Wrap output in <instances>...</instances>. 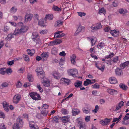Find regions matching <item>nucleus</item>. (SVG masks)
Here are the masks:
<instances>
[{
  "label": "nucleus",
  "mask_w": 129,
  "mask_h": 129,
  "mask_svg": "<svg viewBox=\"0 0 129 129\" xmlns=\"http://www.w3.org/2000/svg\"><path fill=\"white\" fill-rule=\"evenodd\" d=\"M23 124V123L22 120L20 118H18L16 120V123L14 124V126L20 128L22 126Z\"/></svg>",
  "instance_id": "nucleus-5"
},
{
  "label": "nucleus",
  "mask_w": 129,
  "mask_h": 129,
  "mask_svg": "<svg viewBox=\"0 0 129 129\" xmlns=\"http://www.w3.org/2000/svg\"><path fill=\"white\" fill-rule=\"evenodd\" d=\"M20 99L21 96L20 95L18 94L16 95L13 97V102L14 104H17L19 101Z\"/></svg>",
  "instance_id": "nucleus-7"
},
{
  "label": "nucleus",
  "mask_w": 129,
  "mask_h": 129,
  "mask_svg": "<svg viewBox=\"0 0 129 129\" xmlns=\"http://www.w3.org/2000/svg\"><path fill=\"white\" fill-rule=\"evenodd\" d=\"M61 112L62 114L64 115L67 114L69 113V111H68L64 108L61 109Z\"/></svg>",
  "instance_id": "nucleus-46"
},
{
  "label": "nucleus",
  "mask_w": 129,
  "mask_h": 129,
  "mask_svg": "<svg viewBox=\"0 0 129 129\" xmlns=\"http://www.w3.org/2000/svg\"><path fill=\"white\" fill-rule=\"evenodd\" d=\"M128 63L127 62H125L121 64L120 65V67L122 68H123L126 66L128 65Z\"/></svg>",
  "instance_id": "nucleus-50"
},
{
  "label": "nucleus",
  "mask_w": 129,
  "mask_h": 129,
  "mask_svg": "<svg viewBox=\"0 0 129 129\" xmlns=\"http://www.w3.org/2000/svg\"><path fill=\"white\" fill-rule=\"evenodd\" d=\"M62 41H52L50 43H48V45L49 46H53L57 45L61 43Z\"/></svg>",
  "instance_id": "nucleus-15"
},
{
  "label": "nucleus",
  "mask_w": 129,
  "mask_h": 129,
  "mask_svg": "<svg viewBox=\"0 0 129 129\" xmlns=\"http://www.w3.org/2000/svg\"><path fill=\"white\" fill-rule=\"evenodd\" d=\"M33 37L32 39L36 40H40V37L38 34L37 33H34L32 34Z\"/></svg>",
  "instance_id": "nucleus-14"
},
{
  "label": "nucleus",
  "mask_w": 129,
  "mask_h": 129,
  "mask_svg": "<svg viewBox=\"0 0 129 129\" xmlns=\"http://www.w3.org/2000/svg\"><path fill=\"white\" fill-rule=\"evenodd\" d=\"M58 52L57 49L55 47H53L51 50V53L53 54L56 55L57 54Z\"/></svg>",
  "instance_id": "nucleus-32"
},
{
  "label": "nucleus",
  "mask_w": 129,
  "mask_h": 129,
  "mask_svg": "<svg viewBox=\"0 0 129 129\" xmlns=\"http://www.w3.org/2000/svg\"><path fill=\"white\" fill-rule=\"evenodd\" d=\"M123 101H121L118 105H116V111L120 109L123 106Z\"/></svg>",
  "instance_id": "nucleus-20"
},
{
  "label": "nucleus",
  "mask_w": 129,
  "mask_h": 129,
  "mask_svg": "<svg viewBox=\"0 0 129 129\" xmlns=\"http://www.w3.org/2000/svg\"><path fill=\"white\" fill-rule=\"evenodd\" d=\"M77 13L78 15L81 17L83 16H85L86 15V13L84 12H77Z\"/></svg>",
  "instance_id": "nucleus-55"
},
{
  "label": "nucleus",
  "mask_w": 129,
  "mask_h": 129,
  "mask_svg": "<svg viewBox=\"0 0 129 129\" xmlns=\"http://www.w3.org/2000/svg\"><path fill=\"white\" fill-rule=\"evenodd\" d=\"M42 60L43 61L46 60L49 56L48 53L45 52L41 54Z\"/></svg>",
  "instance_id": "nucleus-13"
},
{
  "label": "nucleus",
  "mask_w": 129,
  "mask_h": 129,
  "mask_svg": "<svg viewBox=\"0 0 129 129\" xmlns=\"http://www.w3.org/2000/svg\"><path fill=\"white\" fill-rule=\"evenodd\" d=\"M70 116H65L62 117L61 120L63 123H67L69 122L70 121Z\"/></svg>",
  "instance_id": "nucleus-16"
},
{
  "label": "nucleus",
  "mask_w": 129,
  "mask_h": 129,
  "mask_svg": "<svg viewBox=\"0 0 129 129\" xmlns=\"http://www.w3.org/2000/svg\"><path fill=\"white\" fill-rule=\"evenodd\" d=\"M110 33L113 36L116 37L118 36L119 34V32L118 30H110Z\"/></svg>",
  "instance_id": "nucleus-11"
},
{
  "label": "nucleus",
  "mask_w": 129,
  "mask_h": 129,
  "mask_svg": "<svg viewBox=\"0 0 129 129\" xmlns=\"http://www.w3.org/2000/svg\"><path fill=\"white\" fill-rule=\"evenodd\" d=\"M41 114L44 116H46L48 113V111L47 110H42L41 112Z\"/></svg>",
  "instance_id": "nucleus-51"
},
{
  "label": "nucleus",
  "mask_w": 129,
  "mask_h": 129,
  "mask_svg": "<svg viewBox=\"0 0 129 129\" xmlns=\"http://www.w3.org/2000/svg\"><path fill=\"white\" fill-rule=\"evenodd\" d=\"M92 88L95 89H99L100 87V85L97 83H95L92 85Z\"/></svg>",
  "instance_id": "nucleus-56"
},
{
  "label": "nucleus",
  "mask_w": 129,
  "mask_h": 129,
  "mask_svg": "<svg viewBox=\"0 0 129 129\" xmlns=\"http://www.w3.org/2000/svg\"><path fill=\"white\" fill-rule=\"evenodd\" d=\"M104 123L105 125H106L110 122L111 121V119H108L107 118H105L104 120Z\"/></svg>",
  "instance_id": "nucleus-44"
},
{
  "label": "nucleus",
  "mask_w": 129,
  "mask_h": 129,
  "mask_svg": "<svg viewBox=\"0 0 129 129\" xmlns=\"http://www.w3.org/2000/svg\"><path fill=\"white\" fill-rule=\"evenodd\" d=\"M90 116H88L85 117L84 119L86 122H87L90 121Z\"/></svg>",
  "instance_id": "nucleus-62"
},
{
  "label": "nucleus",
  "mask_w": 129,
  "mask_h": 129,
  "mask_svg": "<svg viewBox=\"0 0 129 129\" xmlns=\"http://www.w3.org/2000/svg\"><path fill=\"white\" fill-rule=\"evenodd\" d=\"M27 78L28 81L30 82H32L34 80L33 76L31 74H28L27 75Z\"/></svg>",
  "instance_id": "nucleus-35"
},
{
  "label": "nucleus",
  "mask_w": 129,
  "mask_h": 129,
  "mask_svg": "<svg viewBox=\"0 0 129 129\" xmlns=\"http://www.w3.org/2000/svg\"><path fill=\"white\" fill-rule=\"evenodd\" d=\"M76 56L75 54H73L70 57V59L71 63L73 64L76 63Z\"/></svg>",
  "instance_id": "nucleus-18"
},
{
  "label": "nucleus",
  "mask_w": 129,
  "mask_h": 129,
  "mask_svg": "<svg viewBox=\"0 0 129 129\" xmlns=\"http://www.w3.org/2000/svg\"><path fill=\"white\" fill-rule=\"evenodd\" d=\"M82 110L84 113L86 114H88L89 113L90 109L89 108H84L82 109Z\"/></svg>",
  "instance_id": "nucleus-36"
},
{
  "label": "nucleus",
  "mask_w": 129,
  "mask_h": 129,
  "mask_svg": "<svg viewBox=\"0 0 129 129\" xmlns=\"http://www.w3.org/2000/svg\"><path fill=\"white\" fill-rule=\"evenodd\" d=\"M16 86L17 87L19 88L22 86V84L21 82L19 81H18L16 84Z\"/></svg>",
  "instance_id": "nucleus-61"
},
{
  "label": "nucleus",
  "mask_w": 129,
  "mask_h": 129,
  "mask_svg": "<svg viewBox=\"0 0 129 129\" xmlns=\"http://www.w3.org/2000/svg\"><path fill=\"white\" fill-rule=\"evenodd\" d=\"M85 29V28L84 27L79 26L78 27L77 30L80 32L81 31H82V30H84Z\"/></svg>",
  "instance_id": "nucleus-59"
},
{
  "label": "nucleus",
  "mask_w": 129,
  "mask_h": 129,
  "mask_svg": "<svg viewBox=\"0 0 129 129\" xmlns=\"http://www.w3.org/2000/svg\"><path fill=\"white\" fill-rule=\"evenodd\" d=\"M61 32L58 31L56 32L55 34L54 35V37L55 38H59V34H60Z\"/></svg>",
  "instance_id": "nucleus-58"
},
{
  "label": "nucleus",
  "mask_w": 129,
  "mask_h": 129,
  "mask_svg": "<svg viewBox=\"0 0 129 129\" xmlns=\"http://www.w3.org/2000/svg\"><path fill=\"white\" fill-rule=\"evenodd\" d=\"M116 75L118 76L121 75L122 74V70L118 68H117L115 70Z\"/></svg>",
  "instance_id": "nucleus-28"
},
{
  "label": "nucleus",
  "mask_w": 129,
  "mask_h": 129,
  "mask_svg": "<svg viewBox=\"0 0 129 129\" xmlns=\"http://www.w3.org/2000/svg\"><path fill=\"white\" fill-rule=\"evenodd\" d=\"M72 113L73 115H76L80 113L79 110L77 109H73L72 110Z\"/></svg>",
  "instance_id": "nucleus-24"
},
{
  "label": "nucleus",
  "mask_w": 129,
  "mask_h": 129,
  "mask_svg": "<svg viewBox=\"0 0 129 129\" xmlns=\"http://www.w3.org/2000/svg\"><path fill=\"white\" fill-rule=\"evenodd\" d=\"M99 13L100 14H101V13H103V14H105L106 13V10L103 8L99 9Z\"/></svg>",
  "instance_id": "nucleus-37"
},
{
  "label": "nucleus",
  "mask_w": 129,
  "mask_h": 129,
  "mask_svg": "<svg viewBox=\"0 0 129 129\" xmlns=\"http://www.w3.org/2000/svg\"><path fill=\"white\" fill-rule=\"evenodd\" d=\"M13 34H8L6 38V39L8 40H11V39L13 37Z\"/></svg>",
  "instance_id": "nucleus-45"
},
{
  "label": "nucleus",
  "mask_w": 129,
  "mask_h": 129,
  "mask_svg": "<svg viewBox=\"0 0 129 129\" xmlns=\"http://www.w3.org/2000/svg\"><path fill=\"white\" fill-rule=\"evenodd\" d=\"M33 15L31 14H27L25 15V20L26 21H29L32 19Z\"/></svg>",
  "instance_id": "nucleus-12"
},
{
  "label": "nucleus",
  "mask_w": 129,
  "mask_h": 129,
  "mask_svg": "<svg viewBox=\"0 0 129 129\" xmlns=\"http://www.w3.org/2000/svg\"><path fill=\"white\" fill-rule=\"evenodd\" d=\"M107 92L112 95H117L118 93V91L115 89L110 88H108L107 90Z\"/></svg>",
  "instance_id": "nucleus-4"
},
{
  "label": "nucleus",
  "mask_w": 129,
  "mask_h": 129,
  "mask_svg": "<svg viewBox=\"0 0 129 129\" xmlns=\"http://www.w3.org/2000/svg\"><path fill=\"white\" fill-rule=\"evenodd\" d=\"M119 13L121 14H124L126 13L127 12V11L126 10H124L123 9H121L119 10Z\"/></svg>",
  "instance_id": "nucleus-53"
},
{
  "label": "nucleus",
  "mask_w": 129,
  "mask_h": 129,
  "mask_svg": "<svg viewBox=\"0 0 129 129\" xmlns=\"http://www.w3.org/2000/svg\"><path fill=\"white\" fill-rule=\"evenodd\" d=\"M105 46V44L103 43V42H102L98 44L97 46V47L98 48H101V47L104 46Z\"/></svg>",
  "instance_id": "nucleus-57"
},
{
  "label": "nucleus",
  "mask_w": 129,
  "mask_h": 129,
  "mask_svg": "<svg viewBox=\"0 0 129 129\" xmlns=\"http://www.w3.org/2000/svg\"><path fill=\"white\" fill-rule=\"evenodd\" d=\"M95 25L96 26V28L98 29V30L99 29L101 28L102 27V26L101 23H97Z\"/></svg>",
  "instance_id": "nucleus-64"
},
{
  "label": "nucleus",
  "mask_w": 129,
  "mask_h": 129,
  "mask_svg": "<svg viewBox=\"0 0 129 129\" xmlns=\"http://www.w3.org/2000/svg\"><path fill=\"white\" fill-rule=\"evenodd\" d=\"M42 83L43 85L45 86L48 87L50 85V83L48 80H43Z\"/></svg>",
  "instance_id": "nucleus-26"
},
{
  "label": "nucleus",
  "mask_w": 129,
  "mask_h": 129,
  "mask_svg": "<svg viewBox=\"0 0 129 129\" xmlns=\"http://www.w3.org/2000/svg\"><path fill=\"white\" fill-rule=\"evenodd\" d=\"M8 85V84L6 82H4L2 84L0 87L1 88H2L7 86Z\"/></svg>",
  "instance_id": "nucleus-60"
},
{
  "label": "nucleus",
  "mask_w": 129,
  "mask_h": 129,
  "mask_svg": "<svg viewBox=\"0 0 129 129\" xmlns=\"http://www.w3.org/2000/svg\"><path fill=\"white\" fill-rule=\"evenodd\" d=\"M91 80L89 79H86L84 82V85L85 86H87L89 84H91Z\"/></svg>",
  "instance_id": "nucleus-33"
},
{
  "label": "nucleus",
  "mask_w": 129,
  "mask_h": 129,
  "mask_svg": "<svg viewBox=\"0 0 129 129\" xmlns=\"http://www.w3.org/2000/svg\"><path fill=\"white\" fill-rule=\"evenodd\" d=\"M17 10V8L16 7H12L10 10V13L14 14L15 13Z\"/></svg>",
  "instance_id": "nucleus-31"
},
{
  "label": "nucleus",
  "mask_w": 129,
  "mask_h": 129,
  "mask_svg": "<svg viewBox=\"0 0 129 129\" xmlns=\"http://www.w3.org/2000/svg\"><path fill=\"white\" fill-rule=\"evenodd\" d=\"M95 65L96 67L99 70L101 71L102 72L104 71L105 68V66L103 65L102 66V67L100 68L99 67V64L97 63H95Z\"/></svg>",
  "instance_id": "nucleus-23"
},
{
  "label": "nucleus",
  "mask_w": 129,
  "mask_h": 129,
  "mask_svg": "<svg viewBox=\"0 0 129 129\" xmlns=\"http://www.w3.org/2000/svg\"><path fill=\"white\" fill-rule=\"evenodd\" d=\"M52 75L53 77L57 80L59 79L61 76L60 74L57 71H54L52 72Z\"/></svg>",
  "instance_id": "nucleus-10"
},
{
  "label": "nucleus",
  "mask_w": 129,
  "mask_h": 129,
  "mask_svg": "<svg viewBox=\"0 0 129 129\" xmlns=\"http://www.w3.org/2000/svg\"><path fill=\"white\" fill-rule=\"evenodd\" d=\"M6 72V68H1L0 69V74L4 75L5 73Z\"/></svg>",
  "instance_id": "nucleus-43"
},
{
  "label": "nucleus",
  "mask_w": 129,
  "mask_h": 129,
  "mask_svg": "<svg viewBox=\"0 0 129 129\" xmlns=\"http://www.w3.org/2000/svg\"><path fill=\"white\" fill-rule=\"evenodd\" d=\"M59 120V117L56 116L54 117L52 120V122L53 123H58Z\"/></svg>",
  "instance_id": "nucleus-40"
},
{
  "label": "nucleus",
  "mask_w": 129,
  "mask_h": 129,
  "mask_svg": "<svg viewBox=\"0 0 129 129\" xmlns=\"http://www.w3.org/2000/svg\"><path fill=\"white\" fill-rule=\"evenodd\" d=\"M22 33L20 29H15L13 33L14 35H19L21 34Z\"/></svg>",
  "instance_id": "nucleus-29"
},
{
  "label": "nucleus",
  "mask_w": 129,
  "mask_h": 129,
  "mask_svg": "<svg viewBox=\"0 0 129 129\" xmlns=\"http://www.w3.org/2000/svg\"><path fill=\"white\" fill-rule=\"evenodd\" d=\"M12 72V70L10 68H9L7 69H6V73L8 75H10Z\"/></svg>",
  "instance_id": "nucleus-41"
},
{
  "label": "nucleus",
  "mask_w": 129,
  "mask_h": 129,
  "mask_svg": "<svg viewBox=\"0 0 129 129\" xmlns=\"http://www.w3.org/2000/svg\"><path fill=\"white\" fill-rule=\"evenodd\" d=\"M127 119L123 120L122 121V123L124 125H127L129 124V120H127Z\"/></svg>",
  "instance_id": "nucleus-52"
},
{
  "label": "nucleus",
  "mask_w": 129,
  "mask_h": 129,
  "mask_svg": "<svg viewBox=\"0 0 129 129\" xmlns=\"http://www.w3.org/2000/svg\"><path fill=\"white\" fill-rule=\"evenodd\" d=\"M82 84L81 81H77L75 83V85L76 87H80Z\"/></svg>",
  "instance_id": "nucleus-34"
},
{
  "label": "nucleus",
  "mask_w": 129,
  "mask_h": 129,
  "mask_svg": "<svg viewBox=\"0 0 129 129\" xmlns=\"http://www.w3.org/2000/svg\"><path fill=\"white\" fill-rule=\"evenodd\" d=\"M28 28L27 26L25 25H23L21 26L20 29L22 33L26 32L28 30Z\"/></svg>",
  "instance_id": "nucleus-19"
},
{
  "label": "nucleus",
  "mask_w": 129,
  "mask_h": 129,
  "mask_svg": "<svg viewBox=\"0 0 129 129\" xmlns=\"http://www.w3.org/2000/svg\"><path fill=\"white\" fill-rule=\"evenodd\" d=\"M76 122L77 123L80 129H86V125L84 123L82 122L81 118H77L76 119Z\"/></svg>",
  "instance_id": "nucleus-1"
},
{
  "label": "nucleus",
  "mask_w": 129,
  "mask_h": 129,
  "mask_svg": "<svg viewBox=\"0 0 129 129\" xmlns=\"http://www.w3.org/2000/svg\"><path fill=\"white\" fill-rule=\"evenodd\" d=\"M53 16L52 14H47L45 18V20L46 21L47 20H51L53 18Z\"/></svg>",
  "instance_id": "nucleus-21"
},
{
  "label": "nucleus",
  "mask_w": 129,
  "mask_h": 129,
  "mask_svg": "<svg viewBox=\"0 0 129 129\" xmlns=\"http://www.w3.org/2000/svg\"><path fill=\"white\" fill-rule=\"evenodd\" d=\"M99 109V106L98 105L95 106V109L92 110V112L94 114L96 113Z\"/></svg>",
  "instance_id": "nucleus-42"
},
{
  "label": "nucleus",
  "mask_w": 129,
  "mask_h": 129,
  "mask_svg": "<svg viewBox=\"0 0 129 129\" xmlns=\"http://www.w3.org/2000/svg\"><path fill=\"white\" fill-rule=\"evenodd\" d=\"M23 58L25 61L29 62L30 61V59L27 55L23 54Z\"/></svg>",
  "instance_id": "nucleus-30"
},
{
  "label": "nucleus",
  "mask_w": 129,
  "mask_h": 129,
  "mask_svg": "<svg viewBox=\"0 0 129 129\" xmlns=\"http://www.w3.org/2000/svg\"><path fill=\"white\" fill-rule=\"evenodd\" d=\"M29 126L31 129H39L38 126L34 121H30L29 123Z\"/></svg>",
  "instance_id": "nucleus-8"
},
{
  "label": "nucleus",
  "mask_w": 129,
  "mask_h": 129,
  "mask_svg": "<svg viewBox=\"0 0 129 129\" xmlns=\"http://www.w3.org/2000/svg\"><path fill=\"white\" fill-rule=\"evenodd\" d=\"M65 61V59L64 58L60 59L59 62V64L60 65L62 66L64 63Z\"/></svg>",
  "instance_id": "nucleus-48"
},
{
  "label": "nucleus",
  "mask_w": 129,
  "mask_h": 129,
  "mask_svg": "<svg viewBox=\"0 0 129 129\" xmlns=\"http://www.w3.org/2000/svg\"><path fill=\"white\" fill-rule=\"evenodd\" d=\"M29 95L31 98L35 100H40L41 99L40 95L35 92H32L30 93Z\"/></svg>",
  "instance_id": "nucleus-2"
},
{
  "label": "nucleus",
  "mask_w": 129,
  "mask_h": 129,
  "mask_svg": "<svg viewBox=\"0 0 129 129\" xmlns=\"http://www.w3.org/2000/svg\"><path fill=\"white\" fill-rule=\"evenodd\" d=\"M110 83L111 84H115L117 83V81L114 77H111L109 79Z\"/></svg>",
  "instance_id": "nucleus-25"
},
{
  "label": "nucleus",
  "mask_w": 129,
  "mask_h": 129,
  "mask_svg": "<svg viewBox=\"0 0 129 129\" xmlns=\"http://www.w3.org/2000/svg\"><path fill=\"white\" fill-rule=\"evenodd\" d=\"M120 87L124 90H126L127 88V86L121 83L119 85Z\"/></svg>",
  "instance_id": "nucleus-39"
},
{
  "label": "nucleus",
  "mask_w": 129,
  "mask_h": 129,
  "mask_svg": "<svg viewBox=\"0 0 129 129\" xmlns=\"http://www.w3.org/2000/svg\"><path fill=\"white\" fill-rule=\"evenodd\" d=\"M114 55V54L113 53H111L109 55H106L105 56V58H109L112 57Z\"/></svg>",
  "instance_id": "nucleus-54"
},
{
  "label": "nucleus",
  "mask_w": 129,
  "mask_h": 129,
  "mask_svg": "<svg viewBox=\"0 0 129 129\" xmlns=\"http://www.w3.org/2000/svg\"><path fill=\"white\" fill-rule=\"evenodd\" d=\"M2 104L4 110L7 112H8L9 111L8 108V107L9 106V104L7 102H4L2 103Z\"/></svg>",
  "instance_id": "nucleus-17"
},
{
  "label": "nucleus",
  "mask_w": 129,
  "mask_h": 129,
  "mask_svg": "<svg viewBox=\"0 0 129 129\" xmlns=\"http://www.w3.org/2000/svg\"><path fill=\"white\" fill-rule=\"evenodd\" d=\"M44 20L42 19L40 20L38 23L39 25L42 26L44 27Z\"/></svg>",
  "instance_id": "nucleus-47"
},
{
  "label": "nucleus",
  "mask_w": 129,
  "mask_h": 129,
  "mask_svg": "<svg viewBox=\"0 0 129 129\" xmlns=\"http://www.w3.org/2000/svg\"><path fill=\"white\" fill-rule=\"evenodd\" d=\"M6 127L4 123L0 124V129H6Z\"/></svg>",
  "instance_id": "nucleus-63"
},
{
  "label": "nucleus",
  "mask_w": 129,
  "mask_h": 129,
  "mask_svg": "<svg viewBox=\"0 0 129 129\" xmlns=\"http://www.w3.org/2000/svg\"><path fill=\"white\" fill-rule=\"evenodd\" d=\"M87 39L89 40H97L96 38L94 36H91L87 38Z\"/></svg>",
  "instance_id": "nucleus-49"
},
{
  "label": "nucleus",
  "mask_w": 129,
  "mask_h": 129,
  "mask_svg": "<svg viewBox=\"0 0 129 129\" xmlns=\"http://www.w3.org/2000/svg\"><path fill=\"white\" fill-rule=\"evenodd\" d=\"M62 24V22L60 20H58L55 22V26H60Z\"/></svg>",
  "instance_id": "nucleus-38"
},
{
  "label": "nucleus",
  "mask_w": 129,
  "mask_h": 129,
  "mask_svg": "<svg viewBox=\"0 0 129 129\" xmlns=\"http://www.w3.org/2000/svg\"><path fill=\"white\" fill-rule=\"evenodd\" d=\"M68 73L69 75L75 77L78 74V71L76 69H74L68 70Z\"/></svg>",
  "instance_id": "nucleus-3"
},
{
  "label": "nucleus",
  "mask_w": 129,
  "mask_h": 129,
  "mask_svg": "<svg viewBox=\"0 0 129 129\" xmlns=\"http://www.w3.org/2000/svg\"><path fill=\"white\" fill-rule=\"evenodd\" d=\"M122 115L120 114L118 118H113V122H115L117 121L116 123L118 122L121 119Z\"/></svg>",
  "instance_id": "nucleus-22"
},
{
  "label": "nucleus",
  "mask_w": 129,
  "mask_h": 129,
  "mask_svg": "<svg viewBox=\"0 0 129 129\" xmlns=\"http://www.w3.org/2000/svg\"><path fill=\"white\" fill-rule=\"evenodd\" d=\"M35 71L39 77L40 75H44V72L43 71L42 68L38 67L36 69Z\"/></svg>",
  "instance_id": "nucleus-9"
},
{
  "label": "nucleus",
  "mask_w": 129,
  "mask_h": 129,
  "mask_svg": "<svg viewBox=\"0 0 129 129\" xmlns=\"http://www.w3.org/2000/svg\"><path fill=\"white\" fill-rule=\"evenodd\" d=\"M27 52L29 55L30 56H32L35 53V51L34 49H28L27 50Z\"/></svg>",
  "instance_id": "nucleus-27"
},
{
  "label": "nucleus",
  "mask_w": 129,
  "mask_h": 129,
  "mask_svg": "<svg viewBox=\"0 0 129 129\" xmlns=\"http://www.w3.org/2000/svg\"><path fill=\"white\" fill-rule=\"evenodd\" d=\"M60 83H63L66 85H68L71 83V81L69 79L64 78H62L60 80Z\"/></svg>",
  "instance_id": "nucleus-6"
}]
</instances>
